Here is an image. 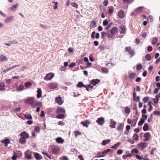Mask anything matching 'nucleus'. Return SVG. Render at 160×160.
Here are the masks:
<instances>
[{
	"instance_id": "nucleus-5",
	"label": "nucleus",
	"mask_w": 160,
	"mask_h": 160,
	"mask_svg": "<svg viewBox=\"0 0 160 160\" xmlns=\"http://www.w3.org/2000/svg\"><path fill=\"white\" fill-rule=\"evenodd\" d=\"M54 76V74L52 72L46 74L44 78V79L46 81L51 80Z\"/></svg>"
},
{
	"instance_id": "nucleus-9",
	"label": "nucleus",
	"mask_w": 160,
	"mask_h": 160,
	"mask_svg": "<svg viewBox=\"0 0 160 160\" xmlns=\"http://www.w3.org/2000/svg\"><path fill=\"white\" fill-rule=\"evenodd\" d=\"M118 17L120 19H123L125 16L124 12L123 10H120L118 13Z\"/></svg>"
},
{
	"instance_id": "nucleus-18",
	"label": "nucleus",
	"mask_w": 160,
	"mask_h": 160,
	"mask_svg": "<svg viewBox=\"0 0 160 160\" xmlns=\"http://www.w3.org/2000/svg\"><path fill=\"white\" fill-rule=\"evenodd\" d=\"M34 155L35 158L36 160H40L42 159V157L39 153L37 152H34Z\"/></svg>"
},
{
	"instance_id": "nucleus-55",
	"label": "nucleus",
	"mask_w": 160,
	"mask_h": 160,
	"mask_svg": "<svg viewBox=\"0 0 160 160\" xmlns=\"http://www.w3.org/2000/svg\"><path fill=\"white\" fill-rule=\"evenodd\" d=\"M18 6V4L16 3L11 8V10L12 11L15 10L17 8Z\"/></svg>"
},
{
	"instance_id": "nucleus-6",
	"label": "nucleus",
	"mask_w": 160,
	"mask_h": 160,
	"mask_svg": "<svg viewBox=\"0 0 160 160\" xmlns=\"http://www.w3.org/2000/svg\"><path fill=\"white\" fill-rule=\"evenodd\" d=\"M148 145V143L145 142H142L138 144V148L141 150H143Z\"/></svg>"
},
{
	"instance_id": "nucleus-31",
	"label": "nucleus",
	"mask_w": 160,
	"mask_h": 160,
	"mask_svg": "<svg viewBox=\"0 0 160 160\" xmlns=\"http://www.w3.org/2000/svg\"><path fill=\"white\" fill-rule=\"evenodd\" d=\"M5 87V84L2 82H0V90H3L5 89L4 88Z\"/></svg>"
},
{
	"instance_id": "nucleus-10",
	"label": "nucleus",
	"mask_w": 160,
	"mask_h": 160,
	"mask_svg": "<svg viewBox=\"0 0 160 160\" xmlns=\"http://www.w3.org/2000/svg\"><path fill=\"white\" fill-rule=\"evenodd\" d=\"M58 84L57 82H52L48 85L49 88L51 89H55L57 87Z\"/></svg>"
},
{
	"instance_id": "nucleus-33",
	"label": "nucleus",
	"mask_w": 160,
	"mask_h": 160,
	"mask_svg": "<svg viewBox=\"0 0 160 160\" xmlns=\"http://www.w3.org/2000/svg\"><path fill=\"white\" fill-rule=\"evenodd\" d=\"M96 23L95 21H92L90 24V28H93L96 27Z\"/></svg>"
},
{
	"instance_id": "nucleus-52",
	"label": "nucleus",
	"mask_w": 160,
	"mask_h": 160,
	"mask_svg": "<svg viewBox=\"0 0 160 160\" xmlns=\"http://www.w3.org/2000/svg\"><path fill=\"white\" fill-rule=\"evenodd\" d=\"M142 64H138L137 65L136 69L138 70H140L142 69Z\"/></svg>"
},
{
	"instance_id": "nucleus-49",
	"label": "nucleus",
	"mask_w": 160,
	"mask_h": 160,
	"mask_svg": "<svg viewBox=\"0 0 160 160\" xmlns=\"http://www.w3.org/2000/svg\"><path fill=\"white\" fill-rule=\"evenodd\" d=\"M98 48L101 51H103L105 49V46L103 45H100Z\"/></svg>"
},
{
	"instance_id": "nucleus-63",
	"label": "nucleus",
	"mask_w": 160,
	"mask_h": 160,
	"mask_svg": "<svg viewBox=\"0 0 160 160\" xmlns=\"http://www.w3.org/2000/svg\"><path fill=\"white\" fill-rule=\"evenodd\" d=\"M152 50V48L151 46H148L147 48V50L149 52L151 51Z\"/></svg>"
},
{
	"instance_id": "nucleus-1",
	"label": "nucleus",
	"mask_w": 160,
	"mask_h": 160,
	"mask_svg": "<svg viewBox=\"0 0 160 160\" xmlns=\"http://www.w3.org/2000/svg\"><path fill=\"white\" fill-rule=\"evenodd\" d=\"M25 103L29 104L33 108L35 107L40 106L41 104L40 102H36L33 97H28L25 100Z\"/></svg>"
},
{
	"instance_id": "nucleus-4",
	"label": "nucleus",
	"mask_w": 160,
	"mask_h": 160,
	"mask_svg": "<svg viewBox=\"0 0 160 160\" xmlns=\"http://www.w3.org/2000/svg\"><path fill=\"white\" fill-rule=\"evenodd\" d=\"M125 52H128V54L131 55L130 58H132L135 55L134 50L132 49L130 47H127L125 48Z\"/></svg>"
},
{
	"instance_id": "nucleus-45",
	"label": "nucleus",
	"mask_w": 160,
	"mask_h": 160,
	"mask_svg": "<svg viewBox=\"0 0 160 160\" xmlns=\"http://www.w3.org/2000/svg\"><path fill=\"white\" fill-rule=\"evenodd\" d=\"M136 74L135 73H132L129 75V78H133L136 76Z\"/></svg>"
},
{
	"instance_id": "nucleus-23",
	"label": "nucleus",
	"mask_w": 160,
	"mask_h": 160,
	"mask_svg": "<svg viewBox=\"0 0 160 160\" xmlns=\"http://www.w3.org/2000/svg\"><path fill=\"white\" fill-rule=\"evenodd\" d=\"M56 140L58 143L62 144L64 142V140L61 137H58L56 139Z\"/></svg>"
},
{
	"instance_id": "nucleus-54",
	"label": "nucleus",
	"mask_w": 160,
	"mask_h": 160,
	"mask_svg": "<svg viewBox=\"0 0 160 160\" xmlns=\"http://www.w3.org/2000/svg\"><path fill=\"white\" fill-rule=\"evenodd\" d=\"M71 5L72 6L74 7H75L76 8H78V4L75 2H72L71 3Z\"/></svg>"
},
{
	"instance_id": "nucleus-17",
	"label": "nucleus",
	"mask_w": 160,
	"mask_h": 160,
	"mask_svg": "<svg viewBox=\"0 0 160 160\" xmlns=\"http://www.w3.org/2000/svg\"><path fill=\"white\" fill-rule=\"evenodd\" d=\"M65 110L63 108L61 107H59L56 110V112L57 113H65Z\"/></svg>"
},
{
	"instance_id": "nucleus-34",
	"label": "nucleus",
	"mask_w": 160,
	"mask_h": 160,
	"mask_svg": "<svg viewBox=\"0 0 160 160\" xmlns=\"http://www.w3.org/2000/svg\"><path fill=\"white\" fill-rule=\"evenodd\" d=\"M136 141H138L139 139V136L136 133L134 134L132 137Z\"/></svg>"
},
{
	"instance_id": "nucleus-50",
	"label": "nucleus",
	"mask_w": 160,
	"mask_h": 160,
	"mask_svg": "<svg viewBox=\"0 0 160 160\" xmlns=\"http://www.w3.org/2000/svg\"><path fill=\"white\" fill-rule=\"evenodd\" d=\"M143 8L142 7H139L136 9L135 11L138 13H139L142 11Z\"/></svg>"
},
{
	"instance_id": "nucleus-40",
	"label": "nucleus",
	"mask_w": 160,
	"mask_h": 160,
	"mask_svg": "<svg viewBox=\"0 0 160 160\" xmlns=\"http://www.w3.org/2000/svg\"><path fill=\"white\" fill-rule=\"evenodd\" d=\"M13 16H11L6 19L5 21L6 23H8L12 20H13Z\"/></svg>"
},
{
	"instance_id": "nucleus-2",
	"label": "nucleus",
	"mask_w": 160,
	"mask_h": 160,
	"mask_svg": "<svg viewBox=\"0 0 160 160\" xmlns=\"http://www.w3.org/2000/svg\"><path fill=\"white\" fill-rule=\"evenodd\" d=\"M19 136L21 138L19 139V141L22 144H24L26 142V139L29 138V135L25 131L21 132Z\"/></svg>"
},
{
	"instance_id": "nucleus-36",
	"label": "nucleus",
	"mask_w": 160,
	"mask_h": 160,
	"mask_svg": "<svg viewBox=\"0 0 160 160\" xmlns=\"http://www.w3.org/2000/svg\"><path fill=\"white\" fill-rule=\"evenodd\" d=\"M143 130L144 131H146L148 130V125L147 123H145L143 128Z\"/></svg>"
},
{
	"instance_id": "nucleus-43",
	"label": "nucleus",
	"mask_w": 160,
	"mask_h": 160,
	"mask_svg": "<svg viewBox=\"0 0 160 160\" xmlns=\"http://www.w3.org/2000/svg\"><path fill=\"white\" fill-rule=\"evenodd\" d=\"M138 118H137L136 119H133L132 121V123L131 124L132 126H133L136 125V124L137 121L138 119Z\"/></svg>"
},
{
	"instance_id": "nucleus-39",
	"label": "nucleus",
	"mask_w": 160,
	"mask_h": 160,
	"mask_svg": "<svg viewBox=\"0 0 160 160\" xmlns=\"http://www.w3.org/2000/svg\"><path fill=\"white\" fill-rule=\"evenodd\" d=\"M25 157L27 159H30L32 158V155L31 154H28V152H26L25 153Z\"/></svg>"
},
{
	"instance_id": "nucleus-46",
	"label": "nucleus",
	"mask_w": 160,
	"mask_h": 160,
	"mask_svg": "<svg viewBox=\"0 0 160 160\" xmlns=\"http://www.w3.org/2000/svg\"><path fill=\"white\" fill-rule=\"evenodd\" d=\"M25 117L28 119H30L32 118L31 114L29 113H28V114H26L25 115Z\"/></svg>"
},
{
	"instance_id": "nucleus-21",
	"label": "nucleus",
	"mask_w": 160,
	"mask_h": 160,
	"mask_svg": "<svg viewBox=\"0 0 160 160\" xmlns=\"http://www.w3.org/2000/svg\"><path fill=\"white\" fill-rule=\"evenodd\" d=\"M105 156L103 152H100L97 153L96 154V157L97 158L103 157Z\"/></svg>"
},
{
	"instance_id": "nucleus-25",
	"label": "nucleus",
	"mask_w": 160,
	"mask_h": 160,
	"mask_svg": "<svg viewBox=\"0 0 160 160\" xmlns=\"http://www.w3.org/2000/svg\"><path fill=\"white\" fill-rule=\"evenodd\" d=\"M120 144L121 143L120 142H118L117 143L115 144L114 145L112 146L111 147V148L115 149H116L120 145Z\"/></svg>"
},
{
	"instance_id": "nucleus-53",
	"label": "nucleus",
	"mask_w": 160,
	"mask_h": 160,
	"mask_svg": "<svg viewBox=\"0 0 160 160\" xmlns=\"http://www.w3.org/2000/svg\"><path fill=\"white\" fill-rule=\"evenodd\" d=\"M21 108H20L18 107L17 108H14L13 109V112H18L21 111Z\"/></svg>"
},
{
	"instance_id": "nucleus-44",
	"label": "nucleus",
	"mask_w": 160,
	"mask_h": 160,
	"mask_svg": "<svg viewBox=\"0 0 160 160\" xmlns=\"http://www.w3.org/2000/svg\"><path fill=\"white\" fill-rule=\"evenodd\" d=\"M145 122V120L143 118H141L140 120L138 123V126H140L142 125Z\"/></svg>"
},
{
	"instance_id": "nucleus-11",
	"label": "nucleus",
	"mask_w": 160,
	"mask_h": 160,
	"mask_svg": "<svg viewBox=\"0 0 160 160\" xmlns=\"http://www.w3.org/2000/svg\"><path fill=\"white\" fill-rule=\"evenodd\" d=\"M55 102L57 103L59 105H61L63 102V101L62 100V98L61 97L59 96L58 97H56L55 98Z\"/></svg>"
},
{
	"instance_id": "nucleus-8",
	"label": "nucleus",
	"mask_w": 160,
	"mask_h": 160,
	"mask_svg": "<svg viewBox=\"0 0 160 160\" xmlns=\"http://www.w3.org/2000/svg\"><path fill=\"white\" fill-rule=\"evenodd\" d=\"M145 138L143 139V141L145 142L149 140L151 137V135L149 132L145 133L143 136Z\"/></svg>"
},
{
	"instance_id": "nucleus-56",
	"label": "nucleus",
	"mask_w": 160,
	"mask_h": 160,
	"mask_svg": "<svg viewBox=\"0 0 160 160\" xmlns=\"http://www.w3.org/2000/svg\"><path fill=\"white\" fill-rule=\"evenodd\" d=\"M102 71L105 72H108V69L106 68L103 67L101 69Z\"/></svg>"
},
{
	"instance_id": "nucleus-29",
	"label": "nucleus",
	"mask_w": 160,
	"mask_h": 160,
	"mask_svg": "<svg viewBox=\"0 0 160 160\" xmlns=\"http://www.w3.org/2000/svg\"><path fill=\"white\" fill-rule=\"evenodd\" d=\"M24 87L23 85H19L17 88V91H21L24 89Z\"/></svg>"
},
{
	"instance_id": "nucleus-19",
	"label": "nucleus",
	"mask_w": 160,
	"mask_h": 160,
	"mask_svg": "<svg viewBox=\"0 0 160 160\" xmlns=\"http://www.w3.org/2000/svg\"><path fill=\"white\" fill-rule=\"evenodd\" d=\"M124 124L122 123H119V126L118 127L117 129L119 131H122L123 129Z\"/></svg>"
},
{
	"instance_id": "nucleus-14",
	"label": "nucleus",
	"mask_w": 160,
	"mask_h": 160,
	"mask_svg": "<svg viewBox=\"0 0 160 160\" xmlns=\"http://www.w3.org/2000/svg\"><path fill=\"white\" fill-rule=\"evenodd\" d=\"M119 31L120 34H125L126 32V28L124 26H121L119 27Z\"/></svg>"
},
{
	"instance_id": "nucleus-32",
	"label": "nucleus",
	"mask_w": 160,
	"mask_h": 160,
	"mask_svg": "<svg viewBox=\"0 0 160 160\" xmlns=\"http://www.w3.org/2000/svg\"><path fill=\"white\" fill-rule=\"evenodd\" d=\"M114 8L112 6L109 7V9L108 10V13L109 14H112L114 11Z\"/></svg>"
},
{
	"instance_id": "nucleus-7",
	"label": "nucleus",
	"mask_w": 160,
	"mask_h": 160,
	"mask_svg": "<svg viewBox=\"0 0 160 160\" xmlns=\"http://www.w3.org/2000/svg\"><path fill=\"white\" fill-rule=\"evenodd\" d=\"M96 122L99 125H102L105 122L104 118L102 117L98 118L96 120Z\"/></svg>"
},
{
	"instance_id": "nucleus-13",
	"label": "nucleus",
	"mask_w": 160,
	"mask_h": 160,
	"mask_svg": "<svg viewBox=\"0 0 160 160\" xmlns=\"http://www.w3.org/2000/svg\"><path fill=\"white\" fill-rule=\"evenodd\" d=\"M110 124L109 127L110 128H115V126L116 124V122L112 119H111L110 120Z\"/></svg>"
},
{
	"instance_id": "nucleus-27",
	"label": "nucleus",
	"mask_w": 160,
	"mask_h": 160,
	"mask_svg": "<svg viewBox=\"0 0 160 160\" xmlns=\"http://www.w3.org/2000/svg\"><path fill=\"white\" fill-rule=\"evenodd\" d=\"M110 141L111 140L109 139L104 140L102 142V144L103 146H105L106 144L109 143Z\"/></svg>"
},
{
	"instance_id": "nucleus-20",
	"label": "nucleus",
	"mask_w": 160,
	"mask_h": 160,
	"mask_svg": "<svg viewBox=\"0 0 160 160\" xmlns=\"http://www.w3.org/2000/svg\"><path fill=\"white\" fill-rule=\"evenodd\" d=\"M59 149L58 147L56 146L52 148V151L53 153L57 154L58 153Z\"/></svg>"
},
{
	"instance_id": "nucleus-37",
	"label": "nucleus",
	"mask_w": 160,
	"mask_h": 160,
	"mask_svg": "<svg viewBox=\"0 0 160 160\" xmlns=\"http://www.w3.org/2000/svg\"><path fill=\"white\" fill-rule=\"evenodd\" d=\"M108 32H101V37L103 39L105 36H107L108 38Z\"/></svg>"
},
{
	"instance_id": "nucleus-51",
	"label": "nucleus",
	"mask_w": 160,
	"mask_h": 160,
	"mask_svg": "<svg viewBox=\"0 0 160 160\" xmlns=\"http://www.w3.org/2000/svg\"><path fill=\"white\" fill-rule=\"evenodd\" d=\"M149 97L148 96L144 97L143 99V101L144 103H146L149 99Z\"/></svg>"
},
{
	"instance_id": "nucleus-60",
	"label": "nucleus",
	"mask_w": 160,
	"mask_h": 160,
	"mask_svg": "<svg viewBox=\"0 0 160 160\" xmlns=\"http://www.w3.org/2000/svg\"><path fill=\"white\" fill-rule=\"evenodd\" d=\"M153 114L154 115H158L160 116V111H155L153 112Z\"/></svg>"
},
{
	"instance_id": "nucleus-28",
	"label": "nucleus",
	"mask_w": 160,
	"mask_h": 160,
	"mask_svg": "<svg viewBox=\"0 0 160 160\" xmlns=\"http://www.w3.org/2000/svg\"><path fill=\"white\" fill-rule=\"evenodd\" d=\"M158 39L156 37L153 38L152 40V45H154L157 44L158 42Z\"/></svg>"
},
{
	"instance_id": "nucleus-61",
	"label": "nucleus",
	"mask_w": 160,
	"mask_h": 160,
	"mask_svg": "<svg viewBox=\"0 0 160 160\" xmlns=\"http://www.w3.org/2000/svg\"><path fill=\"white\" fill-rule=\"evenodd\" d=\"M61 159L62 160H69L68 158L66 156L61 157Z\"/></svg>"
},
{
	"instance_id": "nucleus-62",
	"label": "nucleus",
	"mask_w": 160,
	"mask_h": 160,
	"mask_svg": "<svg viewBox=\"0 0 160 160\" xmlns=\"http://www.w3.org/2000/svg\"><path fill=\"white\" fill-rule=\"evenodd\" d=\"M17 158V155L14 153V155H13L12 158V159L13 160H16Z\"/></svg>"
},
{
	"instance_id": "nucleus-12",
	"label": "nucleus",
	"mask_w": 160,
	"mask_h": 160,
	"mask_svg": "<svg viewBox=\"0 0 160 160\" xmlns=\"http://www.w3.org/2000/svg\"><path fill=\"white\" fill-rule=\"evenodd\" d=\"M135 88H134L133 93V99L134 101H139L140 100V97L139 96H136V94L135 91Z\"/></svg>"
},
{
	"instance_id": "nucleus-35",
	"label": "nucleus",
	"mask_w": 160,
	"mask_h": 160,
	"mask_svg": "<svg viewBox=\"0 0 160 160\" xmlns=\"http://www.w3.org/2000/svg\"><path fill=\"white\" fill-rule=\"evenodd\" d=\"M65 117L64 114H59L57 115L56 118L58 119H63Z\"/></svg>"
},
{
	"instance_id": "nucleus-30",
	"label": "nucleus",
	"mask_w": 160,
	"mask_h": 160,
	"mask_svg": "<svg viewBox=\"0 0 160 160\" xmlns=\"http://www.w3.org/2000/svg\"><path fill=\"white\" fill-rule=\"evenodd\" d=\"M8 59L6 56L3 55H2L0 56V61H6Z\"/></svg>"
},
{
	"instance_id": "nucleus-24",
	"label": "nucleus",
	"mask_w": 160,
	"mask_h": 160,
	"mask_svg": "<svg viewBox=\"0 0 160 160\" xmlns=\"http://www.w3.org/2000/svg\"><path fill=\"white\" fill-rule=\"evenodd\" d=\"M42 96V90L41 88H38L37 91V98H39L41 97Z\"/></svg>"
},
{
	"instance_id": "nucleus-16",
	"label": "nucleus",
	"mask_w": 160,
	"mask_h": 160,
	"mask_svg": "<svg viewBox=\"0 0 160 160\" xmlns=\"http://www.w3.org/2000/svg\"><path fill=\"white\" fill-rule=\"evenodd\" d=\"M81 124H82L83 126L88 128L89 125L90 124V122L89 121L85 120L82 122H81Z\"/></svg>"
},
{
	"instance_id": "nucleus-3",
	"label": "nucleus",
	"mask_w": 160,
	"mask_h": 160,
	"mask_svg": "<svg viewBox=\"0 0 160 160\" xmlns=\"http://www.w3.org/2000/svg\"><path fill=\"white\" fill-rule=\"evenodd\" d=\"M118 28L116 27H113L112 28L110 31L108 32V38H113L118 32Z\"/></svg>"
},
{
	"instance_id": "nucleus-59",
	"label": "nucleus",
	"mask_w": 160,
	"mask_h": 160,
	"mask_svg": "<svg viewBox=\"0 0 160 160\" xmlns=\"http://www.w3.org/2000/svg\"><path fill=\"white\" fill-rule=\"evenodd\" d=\"M111 151V149H108L107 150H104L103 152L104 153V154L108 153L109 152Z\"/></svg>"
},
{
	"instance_id": "nucleus-42",
	"label": "nucleus",
	"mask_w": 160,
	"mask_h": 160,
	"mask_svg": "<svg viewBox=\"0 0 160 160\" xmlns=\"http://www.w3.org/2000/svg\"><path fill=\"white\" fill-rule=\"evenodd\" d=\"M32 85V83L30 82H28L25 83V86L27 88H28L29 87Z\"/></svg>"
},
{
	"instance_id": "nucleus-26",
	"label": "nucleus",
	"mask_w": 160,
	"mask_h": 160,
	"mask_svg": "<svg viewBox=\"0 0 160 160\" xmlns=\"http://www.w3.org/2000/svg\"><path fill=\"white\" fill-rule=\"evenodd\" d=\"M73 132L76 138H77L78 135H82V132L78 130L75 131Z\"/></svg>"
},
{
	"instance_id": "nucleus-57",
	"label": "nucleus",
	"mask_w": 160,
	"mask_h": 160,
	"mask_svg": "<svg viewBox=\"0 0 160 160\" xmlns=\"http://www.w3.org/2000/svg\"><path fill=\"white\" fill-rule=\"evenodd\" d=\"M108 22L107 20H105L103 22V26H106L108 25Z\"/></svg>"
},
{
	"instance_id": "nucleus-58",
	"label": "nucleus",
	"mask_w": 160,
	"mask_h": 160,
	"mask_svg": "<svg viewBox=\"0 0 160 160\" xmlns=\"http://www.w3.org/2000/svg\"><path fill=\"white\" fill-rule=\"evenodd\" d=\"M147 33L146 32H142V34L141 35L143 38H145L147 37Z\"/></svg>"
},
{
	"instance_id": "nucleus-64",
	"label": "nucleus",
	"mask_w": 160,
	"mask_h": 160,
	"mask_svg": "<svg viewBox=\"0 0 160 160\" xmlns=\"http://www.w3.org/2000/svg\"><path fill=\"white\" fill-rule=\"evenodd\" d=\"M75 63L74 62L72 63L69 65V67L70 68H72L74 67L75 66Z\"/></svg>"
},
{
	"instance_id": "nucleus-47",
	"label": "nucleus",
	"mask_w": 160,
	"mask_h": 160,
	"mask_svg": "<svg viewBox=\"0 0 160 160\" xmlns=\"http://www.w3.org/2000/svg\"><path fill=\"white\" fill-rule=\"evenodd\" d=\"M145 58L148 61L151 60V57L150 54H147L145 56Z\"/></svg>"
},
{
	"instance_id": "nucleus-22",
	"label": "nucleus",
	"mask_w": 160,
	"mask_h": 160,
	"mask_svg": "<svg viewBox=\"0 0 160 160\" xmlns=\"http://www.w3.org/2000/svg\"><path fill=\"white\" fill-rule=\"evenodd\" d=\"M10 140L8 138H7L2 141L3 143H4L5 147L8 146V144L10 143Z\"/></svg>"
},
{
	"instance_id": "nucleus-48",
	"label": "nucleus",
	"mask_w": 160,
	"mask_h": 160,
	"mask_svg": "<svg viewBox=\"0 0 160 160\" xmlns=\"http://www.w3.org/2000/svg\"><path fill=\"white\" fill-rule=\"evenodd\" d=\"M40 130V127L38 126H36L34 129V131L37 132H39Z\"/></svg>"
},
{
	"instance_id": "nucleus-41",
	"label": "nucleus",
	"mask_w": 160,
	"mask_h": 160,
	"mask_svg": "<svg viewBox=\"0 0 160 160\" xmlns=\"http://www.w3.org/2000/svg\"><path fill=\"white\" fill-rule=\"evenodd\" d=\"M77 87L79 88H81L82 87H86V85H84L82 82H79L77 85Z\"/></svg>"
},
{
	"instance_id": "nucleus-38",
	"label": "nucleus",
	"mask_w": 160,
	"mask_h": 160,
	"mask_svg": "<svg viewBox=\"0 0 160 160\" xmlns=\"http://www.w3.org/2000/svg\"><path fill=\"white\" fill-rule=\"evenodd\" d=\"M125 109L124 110L125 112L127 114H129L130 112V109L128 107H126L125 108Z\"/></svg>"
},
{
	"instance_id": "nucleus-15",
	"label": "nucleus",
	"mask_w": 160,
	"mask_h": 160,
	"mask_svg": "<svg viewBox=\"0 0 160 160\" xmlns=\"http://www.w3.org/2000/svg\"><path fill=\"white\" fill-rule=\"evenodd\" d=\"M100 82V80L98 79H93L90 82V83L94 86L96 85L98 83Z\"/></svg>"
}]
</instances>
